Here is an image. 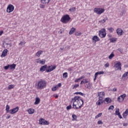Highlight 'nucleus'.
<instances>
[{
    "instance_id": "nucleus-1",
    "label": "nucleus",
    "mask_w": 128,
    "mask_h": 128,
    "mask_svg": "<svg viewBox=\"0 0 128 128\" xmlns=\"http://www.w3.org/2000/svg\"><path fill=\"white\" fill-rule=\"evenodd\" d=\"M70 102L72 104L74 110H80L84 104V100H82V97L77 96L72 98Z\"/></svg>"
},
{
    "instance_id": "nucleus-2",
    "label": "nucleus",
    "mask_w": 128,
    "mask_h": 128,
    "mask_svg": "<svg viewBox=\"0 0 128 128\" xmlns=\"http://www.w3.org/2000/svg\"><path fill=\"white\" fill-rule=\"evenodd\" d=\"M35 88L37 90H44L46 88V81L42 79L40 80L37 83L35 84Z\"/></svg>"
},
{
    "instance_id": "nucleus-3",
    "label": "nucleus",
    "mask_w": 128,
    "mask_h": 128,
    "mask_svg": "<svg viewBox=\"0 0 128 128\" xmlns=\"http://www.w3.org/2000/svg\"><path fill=\"white\" fill-rule=\"evenodd\" d=\"M60 22L62 24H66L70 22V15L66 14L64 15L60 18Z\"/></svg>"
},
{
    "instance_id": "nucleus-4",
    "label": "nucleus",
    "mask_w": 128,
    "mask_h": 128,
    "mask_svg": "<svg viewBox=\"0 0 128 128\" xmlns=\"http://www.w3.org/2000/svg\"><path fill=\"white\" fill-rule=\"evenodd\" d=\"M80 84H84L85 88H92V84H90V82L88 80V79L86 78L83 79L80 83Z\"/></svg>"
},
{
    "instance_id": "nucleus-5",
    "label": "nucleus",
    "mask_w": 128,
    "mask_h": 128,
    "mask_svg": "<svg viewBox=\"0 0 128 128\" xmlns=\"http://www.w3.org/2000/svg\"><path fill=\"white\" fill-rule=\"evenodd\" d=\"M94 12L97 14H102L103 12H104V9L102 8H94Z\"/></svg>"
},
{
    "instance_id": "nucleus-6",
    "label": "nucleus",
    "mask_w": 128,
    "mask_h": 128,
    "mask_svg": "<svg viewBox=\"0 0 128 128\" xmlns=\"http://www.w3.org/2000/svg\"><path fill=\"white\" fill-rule=\"evenodd\" d=\"M14 10V6L12 4H9L6 8V12L10 14V12H12Z\"/></svg>"
},
{
    "instance_id": "nucleus-7",
    "label": "nucleus",
    "mask_w": 128,
    "mask_h": 128,
    "mask_svg": "<svg viewBox=\"0 0 128 128\" xmlns=\"http://www.w3.org/2000/svg\"><path fill=\"white\" fill-rule=\"evenodd\" d=\"M39 124H42L44 126H48L50 124V122L46 121L44 118H40L39 120Z\"/></svg>"
},
{
    "instance_id": "nucleus-8",
    "label": "nucleus",
    "mask_w": 128,
    "mask_h": 128,
    "mask_svg": "<svg viewBox=\"0 0 128 128\" xmlns=\"http://www.w3.org/2000/svg\"><path fill=\"white\" fill-rule=\"evenodd\" d=\"M99 36L100 38H106V29L102 28L99 31Z\"/></svg>"
},
{
    "instance_id": "nucleus-9",
    "label": "nucleus",
    "mask_w": 128,
    "mask_h": 128,
    "mask_svg": "<svg viewBox=\"0 0 128 128\" xmlns=\"http://www.w3.org/2000/svg\"><path fill=\"white\" fill-rule=\"evenodd\" d=\"M56 68V65L47 66L46 72H51L52 70H54Z\"/></svg>"
},
{
    "instance_id": "nucleus-10",
    "label": "nucleus",
    "mask_w": 128,
    "mask_h": 128,
    "mask_svg": "<svg viewBox=\"0 0 128 128\" xmlns=\"http://www.w3.org/2000/svg\"><path fill=\"white\" fill-rule=\"evenodd\" d=\"M126 98V94H124L118 97L117 100L118 102H122L124 100V98Z\"/></svg>"
},
{
    "instance_id": "nucleus-11",
    "label": "nucleus",
    "mask_w": 128,
    "mask_h": 128,
    "mask_svg": "<svg viewBox=\"0 0 128 128\" xmlns=\"http://www.w3.org/2000/svg\"><path fill=\"white\" fill-rule=\"evenodd\" d=\"M117 70H122V63L120 62H117L114 66Z\"/></svg>"
},
{
    "instance_id": "nucleus-12",
    "label": "nucleus",
    "mask_w": 128,
    "mask_h": 128,
    "mask_svg": "<svg viewBox=\"0 0 128 128\" xmlns=\"http://www.w3.org/2000/svg\"><path fill=\"white\" fill-rule=\"evenodd\" d=\"M18 106H16L15 108L10 110V114H16V112H18Z\"/></svg>"
},
{
    "instance_id": "nucleus-13",
    "label": "nucleus",
    "mask_w": 128,
    "mask_h": 128,
    "mask_svg": "<svg viewBox=\"0 0 128 128\" xmlns=\"http://www.w3.org/2000/svg\"><path fill=\"white\" fill-rule=\"evenodd\" d=\"M61 87H62V83H58L57 85H56V86L52 88V92H56V90L58 89V88H61Z\"/></svg>"
},
{
    "instance_id": "nucleus-14",
    "label": "nucleus",
    "mask_w": 128,
    "mask_h": 128,
    "mask_svg": "<svg viewBox=\"0 0 128 128\" xmlns=\"http://www.w3.org/2000/svg\"><path fill=\"white\" fill-rule=\"evenodd\" d=\"M92 40L93 42H94V44H96V42H100V38H98V36H94L92 38Z\"/></svg>"
},
{
    "instance_id": "nucleus-15",
    "label": "nucleus",
    "mask_w": 128,
    "mask_h": 128,
    "mask_svg": "<svg viewBox=\"0 0 128 128\" xmlns=\"http://www.w3.org/2000/svg\"><path fill=\"white\" fill-rule=\"evenodd\" d=\"M47 66H48V65L46 64L42 66L40 70V72H46H46Z\"/></svg>"
},
{
    "instance_id": "nucleus-16",
    "label": "nucleus",
    "mask_w": 128,
    "mask_h": 128,
    "mask_svg": "<svg viewBox=\"0 0 128 128\" xmlns=\"http://www.w3.org/2000/svg\"><path fill=\"white\" fill-rule=\"evenodd\" d=\"M116 32L117 34H118V36H122V32H124V30H122L120 28H118L116 30Z\"/></svg>"
},
{
    "instance_id": "nucleus-17",
    "label": "nucleus",
    "mask_w": 128,
    "mask_h": 128,
    "mask_svg": "<svg viewBox=\"0 0 128 128\" xmlns=\"http://www.w3.org/2000/svg\"><path fill=\"white\" fill-rule=\"evenodd\" d=\"M8 51L7 49L4 50L1 55V58H4V56H6L8 55Z\"/></svg>"
},
{
    "instance_id": "nucleus-18",
    "label": "nucleus",
    "mask_w": 128,
    "mask_h": 128,
    "mask_svg": "<svg viewBox=\"0 0 128 128\" xmlns=\"http://www.w3.org/2000/svg\"><path fill=\"white\" fill-rule=\"evenodd\" d=\"M98 96H99V98L104 99V92H102L98 93Z\"/></svg>"
},
{
    "instance_id": "nucleus-19",
    "label": "nucleus",
    "mask_w": 128,
    "mask_h": 128,
    "mask_svg": "<svg viewBox=\"0 0 128 128\" xmlns=\"http://www.w3.org/2000/svg\"><path fill=\"white\" fill-rule=\"evenodd\" d=\"M27 112H28V114H34V109L32 108H28Z\"/></svg>"
},
{
    "instance_id": "nucleus-20",
    "label": "nucleus",
    "mask_w": 128,
    "mask_h": 128,
    "mask_svg": "<svg viewBox=\"0 0 128 128\" xmlns=\"http://www.w3.org/2000/svg\"><path fill=\"white\" fill-rule=\"evenodd\" d=\"M71 88L72 90H76L78 88H80V84H74L72 85Z\"/></svg>"
},
{
    "instance_id": "nucleus-21",
    "label": "nucleus",
    "mask_w": 128,
    "mask_h": 128,
    "mask_svg": "<svg viewBox=\"0 0 128 128\" xmlns=\"http://www.w3.org/2000/svg\"><path fill=\"white\" fill-rule=\"evenodd\" d=\"M50 0H41V2L43 4H50Z\"/></svg>"
},
{
    "instance_id": "nucleus-22",
    "label": "nucleus",
    "mask_w": 128,
    "mask_h": 128,
    "mask_svg": "<svg viewBox=\"0 0 128 128\" xmlns=\"http://www.w3.org/2000/svg\"><path fill=\"white\" fill-rule=\"evenodd\" d=\"M40 102V98H36L35 100V102L34 103V104H38Z\"/></svg>"
},
{
    "instance_id": "nucleus-23",
    "label": "nucleus",
    "mask_w": 128,
    "mask_h": 128,
    "mask_svg": "<svg viewBox=\"0 0 128 128\" xmlns=\"http://www.w3.org/2000/svg\"><path fill=\"white\" fill-rule=\"evenodd\" d=\"M16 66V64H14L9 65V68H10V70H15Z\"/></svg>"
},
{
    "instance_id": "nucleus-24",
    "label": "nucleus",
    "mask_w": 128,
    "mask_h": 128,
    "mask_svg": "<svg viewBox=\"0 0 128 128\" xmlns=\"http://www.w3.org/2000/svg\"><path fill=\"white\" fill-rule=\"evenodd\" d=\"M42 52H43L42 50L38 51L36 54V56H38V58H40V55L42 54Z\"/></svg>"
},
{
    "instance_id": "nucleus-25",
    "label": "nucleus",
    "mask_w": 128,
    "mask_h": 128,
    "mask_svg": "<svg viewBox=\"0 0 128 128\" xmlns=\"http://www.w3.org/2000/svg\"><path fill=\"white\" fill-rule=\"evenodd\" d=\"M96 104H98V106H100V104H104V101L102 100V99L99 98L98 100L96 102Z\"/></svg>"
},
{
    "instance_id": "nucleus-26",
    "label": "nucleus",
    "mask_w": 128,
    "mask_h": 128,
    "mask_svg": "<svg viewBox=\"0 0 128 128\" xmlns=\"http://www.w3.org/2000/svg\"><path fill=\"white\" fill-rule=\"evenodd\" d=\"M76 28H72L69 32V34H72L76 32Z\"/></svg>"
},
{
    "instance_id": "nucleus-27",
    "label": "nucleus",
    "mask_w": 128,
    "mask_h": 128,
    "mask_svg": "<svg viewBox=\"0 0 128 128\" xmlns=\"http://www.w3.org/2000/svg\"><path fill=\"white\" fill-rule=\"evenodd\" d=\"M72 120L74 121V120H78V116H76V114H73L72 115Z\"/></svg>"
},
{
    "instance_id": "nucleus-28",
    "label": "nucleus",
    "mask_w": 128,
    "mask_h": 128,
    "mask_svg": "<svg viewBox=\"0 0 128 128\" xmlns=\"http://www.w3.org/2000/svg\"><path fill=\"white\" fill-rule=\"evenodd\" d=\"M105 102H106L107 104H110V102H112V99L110 98H106Z\"/></svg>"
},
{
    "instance_id": "nucleus-29",
    "label": "nucleus",
    "mask_w": 128,
    "mask_h": 128,
    "mask_svg": "<svg viewBox=\"0 0 128 128\" xmlns=\"http://www.w3.org/2000/svg\"><path fill=\"white\" fill-rule=\"evenodd\" d=\"M108 20V18L106 17V18H104L103 20H100V22H102V24H104V22H106V20Z\"/></svg>"
},
{
    "instance_id": "nucleus-30",
    "label": "nucleus",
    "mask_w": 128,
    "mask_h": 128,
    "mask_svg": "<svg viewBox=\"0 0 128 128\" xmlns=\"http://www.w3.org/2000/svg\"><path fill=\"white\" fill-rule=\"evenodd\" d=\"M104 71L98 72H96L95 74L98 76V74H104Z\"/></svg>"
},
{
    "instance_id": "nucleus-31",
    "label": "nucleus",
    "mask_w": 128,
    "mask_h": 128,
    "mask_svg": "<svg viewBox=\"0 0 128 128\" xmlns=\"http://www.w3.org/2000/svg\"><path fill=\"white\" fill-rule=\"evenodd\" d=\"M70 12H74L76 10V7H74L72 8H70L69 9Z\"/></svg>"
},
{
    "instance_id": "nucleus-32",
    "label": "nucleus",
    "mask_w": 128,
    "mask_h": 128,
    "mask_svg": "<svg viewBox=\"0 0 128 128\" xmlns=\"http://www.w3.org/2000/svg\"><path fill=\"white\" fill-rule=\"evenodd\" d=\"M114 52H112L108 56L109 60H112L114 58Z\"/></svg>"
},
{
    "instance_id": "nucleus-33",
    "label": "nucleus",
    "mask_w": 128,
    "mask_h": 128,
    "mask_svg": "<svg viewBox=\"0 0 128 128\" xmlns=\"http://www.w3.org/2000/svg\"><path fill=\"white\" fill-rule=\"evenodd\" d=\"M116 116H118V114H120V108H116Z\"/></svg>"
},
{
    "instance_id": "nucleus-34",
    "label": "nucleus",
    "mask_w": 128,
    "mask_h": 128,
    "mask_svg": "<svg viewBox=\"0 0 128 128\" xmlns=\"http://www.w3.org/2000/svg\"><path fill=\"white\" fill-rule=\"evenodd\" d=\"M14 88V84H10L8 86V90H12V88Z\"/></svg>"
},
{
    "instance_id": "nucleus-35",
    "label": "nucleus",
    "mask_w": 128,
    "mask_h": 128,
    "mask_svg": "<svg viewBox=\"0 0 128 128\" xmlns=\"http://www.w3.org/2000/svg\"><path fill=\"white\" fill-rule=\"evenodd\" d=\"M117 40H118V38H112L110 39V42H116Z\"/></svg>"
},
{
    "instance_id": "nucleus-36",
    "label": "nucleus",
    "mask_w": 128,
    "mask_h": 128,
    "mask_svg": "<svg viewBox=\"0 0 128 128\" xmlns=\"http://www.w3.org/2000/svg\"><path fill=\"white\" fill-rule=\"evenodd\" d=\"M40 64H46V60L42 59V60H40Z\"/></svg>"
},
{
    "instance_id": "nucleus-37",
    "label": "nucleus",
    "mask_w": 128,
    "mask_h": 128,
    "mask_svg": "<svg viewBox=\"0 0 128 128\" xmlns=\"http://www.w3.org/2000/svg\"><path fill=\"white\" fill-rule=\"evenodd\" d=\"M82 35V32H76L75 33V36H80Z\"/></svg>"
},
{
    "instance_id": "nucleus-38",
    "label": "nucleus",
    "mask_w": 128,
    "mask_h": 128,
    "mask_svg": "<svg viewBox=\"0 0 128 128\" xmlns=\"http://www.w3.org/2000/svg\"><path fill=\"white\" fill-rule=\"evenodd\" d=\"M74 94H80V96H84V94L82 92H76L74 93Z\"/></svg>"
},
{
    "instance_id": "nucleus-39",
    "label": "nucleus",
    "mask_w": 128,
    "mask_h": 128,
    "mask_svg": "<svg viewBox=\"0 0 128 128\" xmlns=\"http://www.w3.org/2000/svg\"><path fill=\"white\" fill-rule=\"evenodd\" d=\"M10 106L6 105V112H10Z\"/></svg>"
},
{
    "instance_id": "nucleus-40",
    "label": "nucleus",
    "mask_w": 128,
    "mask_h": 128,
    "mask_svg": "<svg viewBox=\"0 0 128 128\" xmlns=\"http://www.w3.org/2000/svg\"><path fill=\"white\" fill-rule=\"evenodd\" d=\"M68 72H65L63 74V78H68Z\"/></svg>"
},
{
    "instance_id": "nucleus-41",
    "label": "nucleus",
    "mask_w": 128,
    "mask_h": 128,
    "mask_svg": "<svg viewBox=\"0 0 128 128\" xmlns=\"http://www.w3.org/2000/svg\"><path fill=\"white\" fill-rule=\"evenodd\" d=\"M108 30L110 32H112L114 30V29L112 28H108Z\"/></svg>"
},
{
    "instance_id": "nucleus-42",
    "label": "nucleus",
    "mask_w": 128,
    "mask_h": 128,
    "mask_svg": "<svg viewBox=\"0 0 128 128\" xmlns=\"http://www.w3.org/2000/svg\"><path fill=\"white\" fill-rule=\"evenodd\" d=\"M114 106H110L109 108H108V110H114Z\"/></svg>"
},
{
    "instance_id": "nucleus-43",
    "label": "nucleus",
    "mask_w": 128,
    "mask_h": 128,
    "mask_svg": "<svg viewBox=\"0 0 128 128\" xmlns=\"http://www.w3.org/2000/svg\"><path fill=\"white\" fill-rule=\"evenodd\" d=\"M102 114V113L98 114L96 116L95 118H100V116Z\"/></svg>"
},
{
    "instance_id": "nucleus-44",
    "label": "nucleus",
    "mask_w": 128,
    "mask_h": 128,
    "mask_svg": "<svg viewBox=\"0 0 128 128\" xmlns=\"http://www.w3.org/2000/svg\"><path fill=\"white\" fill-rule=\"evenodd\" d=\"M71 108H72V105H71V104L69 105L68 106L66 107V110H71Z\"/></svg>"
},
{
    "instance_id": "nucleus-45",
    "label": "nucleus",
    "mask_w": 128,
    "mask_h": 128,
    "mask_svg": "<svg viewBox=\"0 0 128 128\" xmlns=\"http://www.w3.org/2000/svg\"><path fill=\"white\" fill-rule=\"evenodd\" d=\"M45 6H46L44 5V4H40V8H44Z\"/></svg>"
},
{
    "instance_id": "nucleus-46",
    "label": "nucleus",
    "mask_w": 128,
    "mask_h": 128,
    "mask_svg": "<svg viewBox=\"0 0 128 128\" xmlns=\"http://www.w3.org/2000/svg\"><path fill=\"white\" fill-rule=\"evenodd\" d=\"M122 116L124 118H126V117L128 116V115L126 114L124 112L122 114Z\"/></svg>"
},
{
    "instance_id": "nucleus-47",
    "label": "nucleus",
    "mask_w": 128,
    "mask_h": 128,
    "mask_svg": "<svg viewBox=\"0 0 128 128\" xmlns=\"http://www.w3.org/2000/svg\"><path fill=\"white\" fill-rule=\"evenodd\" d=\"M4 70H8V68H10V64L4 67Z\"/></svg>"
},
{
    "instance_id": "nucleus-48",
    "label": "nucleus",
    "mask_w": 128,
    "mask_h": 128,
    "mask_svg": "<svg viewBox=\"0 0 128 128\" xmlns=\"http://www.w3.org/2000/svg\"><path fill=\"white\" fill-rule=\"evenodd\" d=\"M104 66L105 68H108V66H110V63L109 62H107L104 64Z\"/></svg>"
},
{
    "instance_id": "nucleus-49",
    "label": "nucleus",
    "mask_w": 128,
    "mask_h": 128,
    "mask_svg": "<svg viewBox=\"0 0 128 128\" xmlns=\"http://www.w3.org/2000/svg\"><path fill=\"white\" fill-rule=\"evenodd\" d=\"M118 50L120 52L121 54H122V52H124V50L120 48H118Z\"/></svg>"
},
{
    "instance_id": "nucleus-50",
    "label": "nucleus",
    "mask_w": 128,
    "mask_h": 128,
    "mask_svg": "<svg viewBox=\"0 0 128 128\" xmlns=\"http://www.w3.org/2000/svg\"><path fill=\"white\" fill-rule=\"evenodd\" d=\"M40 58L36 60V64H40Z\"/></svg>"
},
{
    "instance_id": "nucleus-51",
    "label": "nucleus",
    "mask_w": 128,
    "mask_h": 128,
    "mask_svg": "<svg viewBox=\"0 0 128 128\" xmlns=\"http://www.w3.org/2000/svg\"><path fill=\"white\" fill-rule=\"evenodd\" d=\"M102 120H99L98 122V124H102Z\"/></svg>"
},
{
    "instance_id": "nucleus-52",
    "label": "nucleus",
    "mask_w": 128,
    "mask_h": 128,
    "mask_svg": "<svg viewBox=\"0 0 128 128\" xmlns=\"http://www.w3.org/2000/svg\"><path fill=\"white\" fill-rule=\"evenodd\" d=\"M80 80V78H76V80H75L74 82H78Z\"/></svg>"
},
{
    "instance_id": "nucleus-53",
    "label": "nucleus",
    "mask_w": 128,
    "mask_h": 128,
    "mask_svg": "<svg viewBox=\"0 0 128 128\" xmlns=\"http://www.w3.org/2000/svg\"><path fill=\"white\" fill-rule=\"evenodd\" d=\"M26 42H20L19 44H20L21 46H22V44H25Z\"/></svg>"
},
{
    "instance_id": "nucleus-54",
    "label": "nucleus",
    "mask_w": 128,
    "mask_h": 128,
    "mask_svg": "<svg viewBox=\"0 0 128 128\" xmlns=\"http://www.w3.org/2000/svg\"><path fill=\"white\" fill-rule=\"evenodd\" d=\"M96 78H98V76L95 74H94V82H96Z\"/></svg>"
},
{
    "instance_id": "nucleus-55",
    "label": "nucleus",
    "mask_w": 128,
    "mask_h": 128,
    "mask_svg": "<svg viewBox=\"0 0 128 128\" xmlns=\"http://www.w3.org/2000/svg\"><path fill=\"white\" fill-rule=\"evenodd\" d=\"M128 116V108L126 109L125 112H124Z\"/></svg>"
},
{
    "instance_id": "nucleus-56",
    "label": "nucleus",
    "mask_w": 128,
    "mask_h": 128,
    "mask_svg": "<svg viewBox=\"0 0 128 128\" xmlns=\"http://www.w3.org/2000/svg\"><path fill=\"white\" fill-rule=\"evenodd\" d=\"M2 34H4V30L0 31V36L2 35Z\"/></svg>"
},
{
    "instance_id": "nucleus-57",
    "label": "nucleus",
    "mask_w": 128,
    "mask_h": 128,
    "mask_svg": "<svg viewBox=\"0 0 128 128\" xmlns=\"http://www.w3.org/2000/svg\"><path fill=\"white\" fill-rule=\"evenodd\" d=\"M82 78H84V76H82L79 78V79H80V80H82Z\"/></svg>"
},
{
    "instance_id": "nucleus-58",
    "label": "nucleus",
    "mask_w": 128,
    "mask_h": 128,
    "mask_svg": "<svg viewBox=\"0 0 128 128\" xmlns=\"http://www.w3.org/2000/svg\"><path fill=\"white\" fill-rule=\"evenodd\" d=\"M116 90H117V89H116V88H113V90H112V92H116Z\"/></svg>"
},
{
    "instance_id": "nucleus-59",
    "label": "nucleus",
    "mask_w": 128,
    "mask_h": 128,
    "mask_svg": "<svg viewBox=\"0 0 128 128\" xmlns=\"http://www.w3.org/2000/svg\"><path fill=\"white\" fill-rule=\"evenodd\" d=\"M120 118H122V115L120 114H119L118 115Z\"/></svg>"
},
{
    "instance_id": "nucleus-60",
    "label": "nucleus",
    "mask_w": 128,
    "mask_h": 128,
    "mask_svg": "<svg viewBox=\"0 0 128 128\" xmlns=\"http://www.w3.org/2000/svg\"><path fill=\"white\" fill-rule=\"evenodd\" d=\"M6 44L8 46V48H10L12 46V44Z\"/></svg>"
},
{
    "instance_id": "nucleus-61",
    "label": "nucleus",
    "mask_w": 128,
    "mask_h": 128,
    "mask_svg": "<svg viewBox=\"0 0 128 128\" xmlns=\"http://www.w3.org/2000/svg\"><path fill=\"white\" fill-rule=\"evenodd\" d=\"M54 97L56 98H58V96L56 95V94H54Z\"/></svg>"
},
{
    "instance_id": "nucleus-62",
    "label": "nucleus",
    "mask_w": 128,
    "mask_h": 128,
    "mask_svg": "<svg viewBox=\"0 0 128 128\" xmlns=\"http://www.w3.org/2000/svg\"><path fill=\"white\" fill-rule=\"evenodd\" d=\"M10 118V115H8L6 118L8 119Z\"/></svg>"
},
{
    "instance_id": "nucleus-63",
    "label": "nucleus",
    "mask_w": 128,
    "mask_h": 128,
    "mask_svg": "<svg viewBox=\"0 0 128 128\" xmlns=\"http://www.w3.org/2000/svg\"><path fill=\"white\" fill-rule=\"evenodd\" d=\"M68 70H70V68H69Z\"/></svg>"
}]
</instances>
